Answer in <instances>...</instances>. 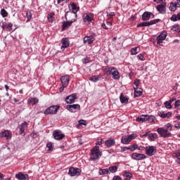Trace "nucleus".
<instances>
[{
  "label": "nucleus",
  "instance_id": "obj_35",
  "mask_svg": "<svg viewBox=\"0 0 180 180\" xmlns=\"http://www.w3.org/2000/svg\"><path fill=\"white\" fill-rule=\"evenodd\" d=\"M32 11H27L26 13V16H27V23L30 22L32 20Z\"/></svg>",
  "mask_w": 180,
  "mask_h": 180
},
{
  "label": "nucleus",
  "instance_id": "obj_41",
  "mask_svg": "<svg viewBox=\"0 0 180 180\" xmlns=\"http://www.w3.org/2000/svg\"><path fill=\"white\" fill-rule=\"evenodd\" d=\"M155 120V117L153 115H148L147 117L146 122H149V123H153Z\"/></svg>",
  "mask_w": 180,
  "mask_h": 180
},
{
  "label": "nucleus",
  "instance_id": "obj_53",
  "mask_svg": "<svg viewBox=\"0 0 180 180\" xmlns=\"http://www.w3.org/2000/svg\"><path fill=\"white\" fill-rule=\"evenodd\" d=\"M79 124H80L81 126H86V121L84 120H79Z\"/></svg>",
  "mask_w": 180,
  "mask_h": 180
},
{
  "label": "nucleus",
  "instance_id": "obj_38",
  "mask_svg": "<svg viewBox=\"0 0 180 180\" xmlns=\"http://www.w3.org/2000/svg\"><path fill=\"white\" fill-rule=\"evenodd\" d=\"M111 26H112V22H106V24L105 23L102 24L103 29H105V30H108V29H109V27H110Z\"/></svg>",
  "mask_w": 180,
  "mask_h": 180
},
{
  "label": "nucleus",
  "instance_id": "obj_63",
  "mask_svg": "<svg viewBox=\"0 0 180 180\" xmlns=\"http://www.w3.org/2000/svg\"><path fill=\"white\" fill-rule=\"evenodd\" d=\"M176 129H180V122L174 124Z\"/></svg>",
  "mask_w": 180,
  "mask_h": 180
},
{
  "label": "nucleus",
  "instance_id": "obj_31",
  "mask_svg": "<svg viewBox=\"0 0 180 180\" xmlns=\"http://www.w3.org/2000/svg\"><path fill=\"white\" fill-rule=\"evenodd\" d=\"M139 53H140V47H139V46L132 48L131 49V56H136V54H139Z\"/></svg>",
  "mask_w": 180,
  "mask_h": 180
},
{
  "label": "nucleus",
  "instance_id": "obj_59",
  "mask_svg": "<svg viewBox=\"0 0 180 180\" xmlns=\"http://www.w3.org/2000/svg\"><path fill=\"white\" fill-rule=\"evenodd\" d=\"M112 180H122V177H120V176H115Z\"/></svg>",
  "mask_w": 180,
  "mask_h": 180
},
{
  "label": "nucleus",
  "instance_id": "obj_21",
  "mask_svg": "<svg viewBox=\"0 0 180 180\" xmlns=\"http://www.w3.org/2000/svg\"><path fill=\"white\" fill-rule=\"evenodd\" d=\"M84 44H92L95 41V38L91 36H86L83 39Z\"/></svg>",
  "mask_w": 180,
  "mask_h": 180
},
{
  "label": "nucleus",
  "instance_id": "obj_30",
  "mask_svg": "<svg viewBox=\"0 0 180 180\" xmlns=\"http://www.w3.org/2000/svg\"><path fill=\"white\" fill-rule=\"evenodd\" d=\"M28 103L33 106V105H36V103H39V98H29L28 99Z\"/></svg>",
  "mask_w": 180,
  "mask_h": 180
},
{
  "label": "nucleus",
  "instance_id": "obj_54",
  "mask_svg": "<svg viewBox=\"0 0 180 180\" xmlns=\"http://www.w3.org/2000/svg\"><path fill=\"white\" fill-rule=\"evenodd\" d=\"M180 105V100H177L174 103L175 109H178V107Z\"/></svg>",
  "mask_w": 180,
  "mask_h": 180
},
{
  "label": "nucleus",
  "instance_id": "obj_28",
  "mask_svg": "<svg viewBox=\"0 0 180 180\" xmlns=\"http://www.w3.org/2000/svg\"><path fill=\"white\" fill-rule=\"evenodd\" d=\"M1 137H6L7 140H11V139H12V136H11V133L8 130L3 131L1 134Z\"/></svg>",
  "mask_w": 180,
  "mask_h": 180
},
{
  "label": "nucleus",
  "instance_id": "obj_22",
  "mask_svg": "<svg viewBox=\"0 0 180 180\" xmlns=\"http://www.w3.org/2000/svg\"><path fill=\"white\" fill-rule=\"evenodd\" d=\"M134 98H139V96H141L143 94V89L140 87H134Z\"/></svg>",
  "mask_w": 180,
  "mask_h": 180
},
{
  "label": "nucleus",
  "instance_id": "obj_55",
  "mask_svg": "<svg viewBox=\"0 0 180 180\" xmlns=\"http://www.w3.org/2000/svg\"><path fill=\"white\" fill-rule=\"evenodd\" d=\"M107 16L108 18H110V19H111L112 18H113V16H115V13H113V12L108 13L107 12Z\"/></svg>",
  "mask_w": 180,
  "mask_h": 180
},
{
  "label": "nucleus",
  "instance_id": "obj_16",
  "mask_svg": "<svg viewBox=\"0 0 180 180\" xmlns=\"http://www.w3.org/2000/svg\"><path fill=\"white\" fill-rule=\"evenodd\" d=\"M81 105L79 104L68 105L67 109L69 112H75L77 110H79Z\"/></svg>",
  "mask_w": 180,
  "mask_h": 180
},
{
  "label": "nucleus",
  "instance_id": "obj_3",
  "mask_svg": "<svg viewBox=\"0 0 180 180\" xmlns=\"http://www.w3.org/2000/svg\"><path fill=\"white\" fill-rule=\"evenodd\" d=\"M62 86L59 89L60 92H64V88H67L70 84V76L68 75H63L60 77Z\"/></svg>",
  "mask_w": 180,
  "mask_h": 180
},
{
  "label": "nucleus",
  "instance_id": "obj_52",
  "mask_svg": "<svg viewBox=\"0 0 180 180\" xmlns=\"http://www.w3.org/2000/svg\"><path fill=\"white\" fill-rule=\"evenodd\" d=\"M138 60H140L141 61H144L146 60V58H144V56L143 54L140 53L137 56Z\"/></svg>",
  "mask_w": 180,
  "mask_h": 180
},
{
  "label": "nucleus",
  "instance_id": "obj_37",
  "mask_svg": "<svg viewBox=\"0 0 180 180\" xmlns=\"http://www.w3.org/2000/svg\"><path fill=\"white\" fill-rule=\"evenodd\" d=\"M123 174H124V176H125V178H128L129 179H131V178H133V174H131V172H129L127 171H124Z\"/></svg>",
  "mask_w": 180,
  "mask_h": 180
},
{
  "label": "nucleus",
  "instance_id": "obj_48",
  "mask_svg": "<svg viewBox=\"0 0 180 180\" xmlns=\"http://www.w3.org/2000/svg\"><path fill=\"white\" fill-rule=\"evenodd\" d=\"M89 61H91V58H89V57H86L82 59L83 64H88V63H89Z\"/></svg>",
  "mask_w": 180,
  "mask_h": 180
},
{
  "label": "nucleus",
  "instance_id": "obj_25",
  "mask_svg": "<svg viewBox=\"0 0 180 180\" xmlns=\"http://www.w3.org/2000/svg\"><path fill=\"white\" fill-rule=\"evenodd\" d=\"M131 141L129 136V135H125V136H122V139H121V143L122 144H129V143H130Z\"/></svg>",
  "mask_w": 180,
  "mask_h": 180
},
{
  "label": "nucleus",
  "instance_id": "obj_10",
  "mask_svg": "<svg viewBox=\"0 0 180 180\" xmlns=\"http://www.w3.org/2000/svg\"><path fill=\"white\" fill-rule=\"evenodd\" d=\"M82 170L79 168L70 167L69 169L68 174L70 176H78L81 175Z\"/></svg>",
  "mask_w": 180,
  "mask_h": 180
},
{
  "label": "nucleus",
  "instance_id": "obj_6",
  "mask_svg": "<svg viewBox=\"0 0 180 180\" xmlns=\"http://www.w3.org/2000/svg\"><path fill=\"white\" fill-rule=\"evenodd\" d=\"M157 132L160 134V137H163L164 139H168L172 136L171 132H168V129H165L162 127L158 128Z\"/></svg>",
  "mask_w": 180,
  "mask_h": 180
},
{
  "label": "nucleus",
  "instance_id": "obj_13",
  "mask_svg": "<svg viewBox=\"0 0 180 180\" xmlns=\"http://www.w3.org/2000/svg\"><path fill=\"white\" fill-rule=\"evenodd\" d=\"M60 133H61V131H60L59 129L55 130L53 133V139L55 140H57L58 141L63 140V139L65 137V135L64 134Z\"/></svg>",
  "mask_w": 180,
  "mask_h": 180
},
{
  "label": "nucleus",
  "instance_id": "obj_8",
  "mask_svg": "<svg viewBox=\"0 0 180 180\" xmlns=\"http://www.w3.org/2000/svg\"><path fill=\"white\" fill-rule=\"evenodd\" d=\"M145 151L146 155H148V157H153V155H155L157 153V147L154 146H148L145 148Z\"/></svg>",
  "mask_w": 180,
  "mask_h": 180
},
{
  "label": "nucleus",
  "instance_id": "obj_11",
  "mask_svg": "<svg viewBox=\"0 0 180 180\" xmlns=\"http://www.w3.org/2000/svg\"><path fill=\"white\" fill-rule=\"evenodd\" d=\"M75 22H77V19L73 18L70 20H68V18H67L66 21L63 22L62 30H65L66 29H68V27H71V26L72 25V23Z\"/></svg>",
  "mask_w": 180,
  "mask_h": 180
},
{
  "label": "nucleus",
  "instance_id": "obj_17",
  "mask_svg": "<svg viewBox=\"0 0 180 180\" xmlns=\"http://www.w3.org/2000/svg\"><path fill=\"white\" fill-rule=\"evenodd\" d=\"M77 99V94H73L66 97L65 102L66 103H74Z\"/></svg>",
  "mask_w": 180,
  "mask_h": 180
},
{
  "label": "nucleus",
  "instance_id": "obj_40",
  "mask_svg": "<svg viewBox=\"0 0 180 180\" xmlns=\"http://www.w3.org/2000/svg\"><path fill=\"white\" fill-rule=\"evenodd\" d=\"M109 172L111 174H115V172H117V166H112L108 168Z\"/></svg>",
  "mask_w": 180,
  "mask_h": 180
},
{
  "label": "nucleus",
  "instance_id": "obj_36",
  "mask_svg": "<svg viewBox=\"0 0 180 180\" xmlns=\"http://www.w3.org/2000/svg\"><path fill=\"white\" fill-rule=\"evenodd\" d=\"M176 4L174 2L170 3V6L169 7V11L172 12H175L176 11Z\"/></svg>",
  "mask_w": 180,
  "mask_h": 180
},
{
  "label": "nucleus",
  "instance_id": "obj_56",
  "mask_svg": "<svg viewBox=\"0 0 180 180\" xmlns=\"http://www.w3.org/2000/svg\"><path fill=\"white\" fill-rule=\"evenodd\" d=\"M7 26H8V24L6 23V22L2 21V25H1L2 30H5V28L6 27L7 28Z\"/></svg>",
  "mask_w": 180,
  "mask_h": 180
},
{
  "label": "nucleus",
  "instance_id": "obj_27",
  "mask_svg": "<svg viewBox=\"0 0 180 180\" xmlns=\"http://www.w3.org/2000/svg\"><path fill=\"white\" fill-rule=\"evenodd\" d=\"M156 139H158V134L157 133H150L148 134V140L150 141H155Z\"/></svg>",
  "mask_w": 180,
  "mask_h": 180
},
{
  "label": "nucleus",
  "instance_id": "obj_51",
  "mask_svg": "<svg viewBox=\"0 0 180 180\" xmlns=\"http://www.w3.org/2000/svg\"><path fill=\"white\" fill-rule=\"evenodd\" d=\"M131 141V140H134L137 137V134H131V135H128Z\"/></svg>",
  "mask_w": 180,
  "mask_h": 180
},
{
  "label": "nucleus",
  "instance_id": "obj_47",
  "mask_svg": "<svg viewBox=\"0 0 180 180\" xmlns=\"http://www.w3.org/2000/svg\"><path fill=\"white\" fill-rule=\"evenodd\" d=\"M158 115L162 119H166L165 113L163 111H158Z\"/></svg>",
  "mask_w": 180,
  "mask_h": 180
},
{
  "label": "nucleus",
  "instance_id": "obj_24",
  "mask_svg": "<svg viewBox=\"0 0 180 180\" xmlns=\"http://www.w3.org/2000/svg\"><path fill=\"white\" fill-rule=\"evenodd\" d=\"M20 129V134H23L25 133V130L27 128V122H24L22 124L18 126Z\"/></svg>",
  "mask_w": 180,
  "mask_h": 180
},
{
  "label": "nucleus",
  "instance_id": "obj_45",
  "mask_svg": "<svg viewBox=\"0 0 180 180\" xmlns=\"http://www.w3.org/2000/svg\"><path fill=\"white\" fill-rule=\"evenodd\" d=\"M164 105H165V108H166L167 109L172 108V105H171L169 101L165 102Z\"/></svg>",
  "mask_w": 180,
  "mask_h": 180
},
{
  "label": "nucleus",
  "instance_id": "obj_2",
  "mask_svg": "<svg viewBox=\"0 0 180 180\" xmlns=\"http://www.w3.org/2000/svg\"><path fill=\"white\" fill-rule=\"evenodd\" d=\"M99 157H102V152L99 150V146H96L91 150L90 159L91 161H96L99 160Z\"/></svg>",
  "mask_w": 180,
  "mask_h": 180
},
{
  "label": "nucleus",
  "instance_id": "obj_49",
  "mask_svg": "<svg viewBox=\"0 0 180 180\" xmlns=\"http://www.w3.org/2000/svg\"><path fill=\"white\" fill-rule=\"evenodd\" d=\"M12 27H13V24H12V22H9L8 25H7V30L8 32H12Z\"/></svg>",
  "mask_w": 180,
  "mask_h": 180
},
{
  "label": "nucleus",
  "instance_id": "obj_46",
  "mask_svg": "<svg viewBox=\"0 0 180 180\" xmlns=\"http://www.w3.org/2000/svg\"><path fill=\"white\" fill-rule=\"evenodd\" d=\"M179 30V25L175 24L172 27V30L173 32H177Z\"/></svg>",
  "mask_w": 180,
  "mask_h": 180
},
{
  "label": "nucleus",
  "instance_id": "obj_62",
  "mask_svg": "<svg viewBox=\"0 0 180 180\" xmlns=\"http://www.w3.org/2000/svg\"><path fill=\"white\" fill-rule=\"evenodd\" d=\"M96 146H102V139L98 140V141L96 143Z\"/></svg>",
  "mask_w": 180,
  "mask_h": 180
},
{
  "label": "nucleus",
  "instance_id": "obj_44",
  "mask_svg": "<svg viewBox=\"0 0 180 180\" xmlns=\"http://www.w3.org/2000/svg\"><path fill=\"white\" fill-rule=\"evenodd\" d=\"M46 147L48 148V151H53L54 148H53V143L51 142H49L46 144Z\"/></svg>",
  "mask_w": 180,
  "mask_h": 180
},
{
  "label": "nucleus",
  "instance_id": "obj_4",
  "mask_svg": "<svg viewBox=\"0 0 180 180\" xmlns=\"http://www.w3.org/2000/svg\"><path fill=\"white\" fill-rule=\"evenodd\" d=\"M71 8H72V11H68L65 14V20H67V18H68V16H70V18H74V17L77 18V12H78V11H79V8H77V5H75L74 4L71 5Z\"/></svg>",
  "mask_w": 180,
  "mask_h": 180
},
{
  "label": "nucleus",
  "instance_id": "obj_19",
  "mask_svg": "<svg viewBox=\"0 0 180 180\" xmlns=\"http://www.w3.org/2000/svg\"><path fill=\"white\" fill-rule=\"evenodd\" d=\"M61 50H65L70 46V39L68 38H63L61 40Z\"/></svg>",
  "mask_w": 180,
  "mask_h": 180
},
{
  "label": "nucleus",
  "instance_id": "obj_43",
  "mask_svg": "<svg viewBox=\"0 0 180 180\" xmlns=\"http://www.w3.org/2000/svg\"><path fill=\"white\" fill-rule=\"evenodd\" d=\"M89 81H91V82H98V81H99V77L92 76L89 78Z\"/></svg>",
  "mask_w": 180,
  "mask_h": 180
},
{
  "label": "nucleus",
  "instance_id": "obj_64",
  "mask_svg": "<svg viewBox=\"0 0 180 180\" xmlns=\"http://www.w3.org/2000/svg\"><path fill=\"white\" fill-rule=\"evenodd\" d=\"M175 4L177 8H180V0H177Z\"/></svg>",
  "mask_w": 180,
  "mask_h": 180
},
{
  "label": "nucleus",
  "instance_id": "obj_61",
  "mask_svg": "<svg viewBox=\"0 0 180 180\" xmlns=\"http://www.w3.org/2000/svg\"><path fill=\"white\" fill-rule=\"evenodd\" d=\"M121 150H122V151H123V152L127 151V150H129V147H126V146L121 147Z\"/></svg>",
  "mask_w": 180,
  "mask_h": 180
},
{
  "label": "nucleus",
  "instance_id": "obj_14",
  "mask_svg": "<svg viewBox=\"0 0 180 180\" xmlns=\"http://www.w3.org/2000/svg\"><path fill=\"white\" fill-rule=\"evenodd\" d=\"M131 158L136 161H141V160H146L147 156L143 153H134L131 155Z\"/></svg>",
  "mask_w": 180,
  "mask_h": 180
},
{
  "label": "nucleus",
  "instance_id": "obj_42",
  "mask_svg": "<svg viewBox=\"0 0 180 180\" xmlns=\"http://www.w3.org/2000/svg\"><path fill=\"white\" fill-rule=\"evenodd\" d=\"M0 13L3 18H6L8 15V11L5 8L1 9Z\"/></svg>",
  "mask_w": 180,
  "mask_h": 180
},
{
  "label": "nucleus",
  "instance_id": "obj_34",
  "mask_svg": "<svg viewBox=\"0 0 180 180\" xmlns=\"http://www.w3.org/2000/svg\"><path fill=\"white\" fill-rule=\"evenodd\" d=\"M120 100L121 103H127L129 102V98L127 97L123 96V94H121L120 96Z\"/></svg>",
  "mask_w": 180,
  "mask_h": 180
},
{
  "label": "nucleus",
  "instance_id": "obj_9",
  "mask_svg": "<svg viewBox=\"0 0 180 180\" xmlns=\"http://www.w3.org/2000/svg\"><path fill=\"white\" fill-rule=\"evenodd\" d=\"M160 20H161L158 18V19L152 20L150 21L143 22H141V23L138 24L136 27H146L147 26H151L153 25H155L156 23H158V22H160Z\"/></svg>",
  "mask_w": 180,
  "mask_h": 180
},
{
  "label": "nucleus",
  "instance_id": "obj_39",
  "mask_svg": "<svg viewBox=\"0 0 180 180\" xmlns=\"http://www.w3.org/2000/svg\"><path fill=\"white\" fill-rule=\"evenodd\" d=\"M137 148H139V145H137L136 143L131 145L128 147V150H129L130 151H135V150H137Z\"/></svg>",
  "mask_w": 180,
  "mask_h": 180
},
{
  "label": "nucleus",
  "instance_id": "obj_60",
  "mask_svg": "<svg viewBox=\"0 0 180 180\" xmlns=\"http://www.w3.org/2000/svg\"><path fill=\"white\" fill-rule=\"evenodd\" d=\"M137 148L139 151H144V150H146V148L143 146H139Z\"/></svg>",
  "mask_w": 180,
  "mask_h": 180
},
{
  "label": "nucleus",
  "instance_id": "obj_29",
  "mask_svg": "<svg viewBox=\"0 0 180 180\" xmlns=\"http://www.w3.org/2000/svg\"><path fill=\"white\" fill-rule=\"evenodd\" d=\"M170 20H172V22H178V20H180V12L178 13L177 15H172L170 18Z\"/></svg>",
  "mask_w": 180,
  "mask_h": 180
},
{
  "label": "nucleus",
  "instance_id": "obj_57",
  "mask_svg": "<svg viewBox=\"0 0 180 180\" xmlns=\"http://www.w3.org/2000/svg\"><path fill=\"white\" fill-rule=\"evenodd\" d=\"M167 129L170 130V131H172V125L169 123L166 124Z\"/></svg>",
  "mask_w": 180,
  "mask_h": 180
},
{
  "label": "nucleus",
  "instance_id": "obj_18",
  "mask_svg": "<svg viewBox=\"0 0 180 180\" xmlns=\"http://www.w3.org/2000/svg\"><path fill=\"white\" fill-rule=\"evenodd\" d=\"M151 16L154 18L155 15L151 12L146 11L143 13L141 19L143 21L150 20V18H151Z\"/></svg>",
  "mask_w": 180,
  "mask_h": 180
},
{
  "label": "nucleus",
  "instance_id": "obj_33",
  "mask_svg": "<svg viewBox=\"0 0 180 180\" xmlns=\"http://www.w3.org/2000/svg\"><path fill=\"white\" fill-rule=\"evenodd\" d=\"M54 13H50L49 14H48L47 19L50 23H53V22H54Z\"/></svg>",
  "mask_w": 180,
  "mask_h": 180
},
{
  "label": "nucleus",
  "instance_id": "obj_1",
  "mask_svg": "<svg viewBox=\"0 0 180 180\" xmlns=\"http://www.w3.org/2000/svg\"><path fill=\"white\" fill-rule=\"evenodd\" d=\"M103 72L105 75H112L113 79H120V74L119 73V70L113 67H105L103 69Z\"/></svg>",
  "mask_w": 180,
  "mask_h": 180
},
{
  "label": "nucleus",
  "instance_id": "obj_5",
  "mask_svg": "<svg viewBox=\"0 0 180 180\" xmlns=\"http://www.w3.org/2000/svg\"><path fill=\"white\" fill-rule=\"evenodd\" d=\"M60 109V105H51L44 111V115H57V112Z\"/></svg>",
  "mask_w": 180,
  "mask_h": 180
},
{
  "label": "nucleus",
  "instance_id": "obj_50",
  "mask_svg": "<svg viewBox=\"0 0 180 180\" xmlns=\"http://www.w3.org/2000/svg\"><path fill=\"white\" fill-rule=\"evenodd\" d=\"M134 84L136 86V88H139V86L140 85V79H136L134 82Z\"/></svg>",
  "mask_w": 180,
  "mask_h": 180
},
{
  "label": "nucleus",
  "instance_id": "obj_32",
  "mask_svg": "<svg viewBox=\"0 0 180 180\" xmlns=\"http://www.w3.org/2000/svg\"><path fill=\"white\" fill-rule=\"evenodd\" d=\"M99 175H108L110 174L109 169H100L98 172Z\"/></svg>",
  "mask_w": 180,
  "mask_h": 180
},
{
  "label": "nucleus",
  "instance_id": "obj_26",
  "mask_svg": "<svg viewBox=\"0 0 180 180\" xmlns=\"http://www.w3.org/2000/svg\"><path fill=\"white\" fill-rule=\"evenodd\" d=\"M148 115H142L136 118V122L139 123H143V122H147Z\"/></svg>",
  "mask_w": 180,
  "mask_h": 180
},
{
  "label": "nucleus",
  "instance_id": "obj_7",
  "mask_svg": "<svg viewBox=\"0 0 180 180\" xmlns=\"http://www.w3.org/2000/svg\"><path fill=\"white\" fill-rule=\"evenodd\" d=\"M167 36H168V32H167V31H162L157 37L156 41L159 46H162V43L164 42V40L167 39Z\"/></svg>",
  "mask_w": 180,
  "mask_h": 180
},
{
  "label": "nucleus",
  "instance_id": "obj_23",
  "mask_svg": "<svg viewBox=\"0 0 180 180\" xmlns=\"http://www.w3.org/2000/svg\"><path fill=\"white\" fill-rule=\"evenodd\" d=\"M106 147H113L116 144V141L114 139H109L105 141Z\"/></svg>",
  "mask_w": 180,
  "mask_h": 180
},
{
  "label": "nucleus",
  "instance_id": "obj_15",
  "mask_svg": "<svg viewBox=\"0 0 180 180\" xmlns=\"http://www.w3.org/2000/svg\"><path fill=\"white\" fill-rule=\"evenodd\" d=\"M94 20V14L92 13H86L83 15V22L84 23H91Z\"/></svg>",
  "mask_w": 180,
  "mask_h": 180
},
{
  "label": "nucleus",
  "instance_id": "obj_20",
  "mask_svg": "<svg viewBox=\"0 0 180 180\" xmlns=\"http://www.w3.org/2000/svg\"><path fill=\"white\" fill-rule=\"evenodd\" d=\"M16 179L18 180H27L29 179V174H23L22 172H19L18 174H15Z\"/></svg>",
  "mask_w": 180,
  "mask_h": 180
},
{
  "label": "nucleus",
  "instance_id": "obj_12",
  "mask_svg": "<svg viewBox=\"0 0 180 180\" xmlns=\"http://www.w3.org/2000/svg\"><path fill=\"white\" fill-rule=\"evenodd\" d=\"M167 8V3L165 1H162L160 4H158L156 7V9L159 13H161L162 15H165V13H167L165 11Z\"/></svg>",
  "mask_w": 180,
  "mask_h": 180
},
{
  "label": "nucleus",
  "instance_id": "obj_58",
  "mask_svg": "<svg viewBox=\"0 0 180 180\" xmlns=\"http://www.w3.org/2000/svg\"><path fill=\"white\" fill-rule=\"evenodd\" d=\"M166 118L167 117L168 119H169V117H171V116H172V112H168L167 113L165 114Z\"/></svg>",
  "mask_w": 180,
  "mask_h": 180
}]
</instances>
